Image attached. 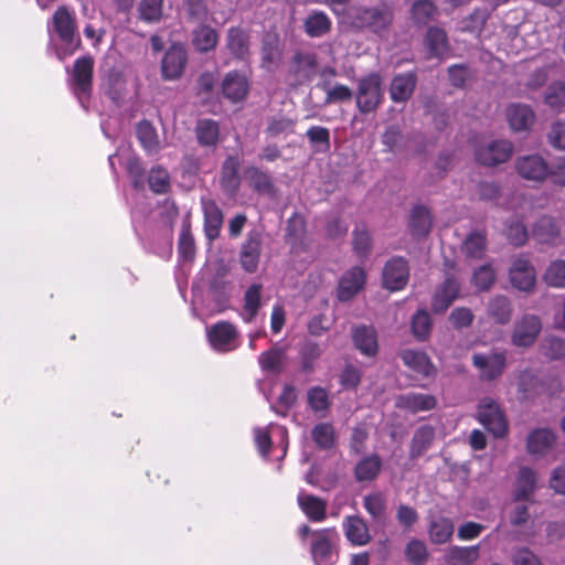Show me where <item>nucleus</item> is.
<instances>
[{"instance_id": "f257e3e1", "label": "nucleus", "mask_w": 565, "mask_h": 565, "mask_svg": "<svg viewBox=\"0 0 565 565\" xmlns=\"http://www.w3.org/2000/svg\"><path fill=\"white\" fill-rule=\"evenodd\" d=\"M51 30L63 44V47L56 50L60 61L73 55L81 47L82 40L77 32L75 13L66 6H60L53 13L51 28H49L50 32Z\"/></svg>"}, {"instance_id": "f03ea898", "label": "nucleus", "mask_w": 565, "mask_h": 565, "mask_svg": "<svg viewBox=\"0 0 565 565\" xmlns=\"http://www.w3.org/2000/svg\"><path fill=\"white\" fill-rule=\"evenodd\" d=\"M350 19L354 28L384 36L393 25L394 10L384 2L374 7L360 6L351 10Z\"/></svg>"}, {"instance_id": "7ed1b4c3", "label": "nucleus", "mask_w": 565, "mask_h": 565, "mask_svg": "<svg viewBox=\"0 0 565 565\" xmlns=\"http://www.w3.org/2000/svg\"><path fill=\"white\" fill-rule=\"evenodd\" d=\"M339 541L335 527L315 530L309 542L315 565H334L339 558Z\"/></svg>"}, {"instance_id": "20e7f679", "label": "nucleus", "mask_w": 565, "mask_h": 565, "mask_svg": "<svg viewBox=\"0 0 565 565\" xmlns=\"http://www.w3.org/2000/svg\"><path fill=\"white\" fill-rule=\"evenodd\" d=\"M383 81L379 73L371 72L358 81L356 108L362 115L374 113L384 103Z\"/></svg>"}, {"instance_id": "39448f33", "label": "nucleus", "mask_w": 565, "mask_h": 565, "mask_svg": "<svg viewBox=\"0 0 565 565\" xmlns=\"http://www.w3.org/2000/svg\"><path fill=\"white\" fill-rule=\"evenodd\" d=\"M94 58L86 54L74 61L70 74L68 85L74 95L82 100L83 97L89 98L93 92Z\"/></svg>"}, {"instance_id": "423d86ee", "label": "nucleus", "mask_w": 565, "mask_h": 565, "mask_svg": "<svg viewBox=\"0 0 565 565\" xmlns=\"http://www.w3.org/2000/svg\"><path fill=\"white\" fill-rule=\"evenodd\" d=\"M318 71V56L310 51H296L289 62L287 78L291 85L298 86L312 81Z\"/></svg>"}, {"instance_id": "0eeeda50", "label": "nucleus", "mask_w": 565, "mask_h": 565, "mask_svg": "<svg viewBox=\"0 0 565 565\" xmlns=\"http://www.w3.org/2000/svg\"><path fill=\"white\" fill-rule=\"evenodd\" d=\"M479 423L494 437L502 438L508 433V422L495 401L483 398L478 406Z\"/></svg>"}, {"instance_id": "6e6552de", "label": "nucleus", "mask_w": 565, "mask_h": 565, "mask_svg": "<svg viewBox=\"0 0 565 565\" xmlns=\"http://www.w3.org/2000/svg\"><path fill=\"white\" fill-rule=\"evenodd\" d=\"M188 62L189 56L184 45L181 43L171 44L161 58L162 79L168 82L180 79L184 75Z\"/></svg>"}, {"instance_id": "1a4fd4ad", "label": "nucleus", "mask_w": 565, "mask_h": 565, "mask_svg": "<svg viewBox=\"0 0 565 565\" xmlns=\"http://www.w3.org/2000/svg\"><path fill=\"white\" fill-rule=\"evenodd\" d=\"M220 86L223 98L233 105L243 104L250 90L248 76L245 72L238 70L227 72Z\"/></svg>"}, {"instance_id": "9d476101", "label": "nucleus", "mask_w": 565, "mask_h": 565, "mask_svg": "<svg viewBox=\"0 0 565 565\" xmlns=\"http://www.w3.org/2000/svg\"><path fill=\"white\" fill-rule=\"evenodd\" d=\"M409 267L402 256H395L386 262L383 273V286L391 291L402 290L408 282Z\"/></svg>"}, {"instance_id": "9b49d317", "label": "nucleus", "mask_w": 565, "mask_h": 565, "mask_svg": "<svg viewBox=\"0 0 565 565\" xmlns=\"http://www.w3.org/2000/svg\"><path fill=\"white\" fill-rule=\"evenodd\" d=\"M207 340L211 347L218 352H228L235 349L238 337L236 327L228 321H218L207 329Z\"/></svg>"}, {"instance_id": "f8f14e48", "label": "nucleus", "mask_w": 565, "mask_h": 565, "mask_svg": "<svg viewBox=\"0 0 565 565\" xmlns=\"http://www.w3.org/2000/svg\"><path fill=\"white\" fill-rule=\"evenodd\" d=\"M515 171L524 180L542 183L546 180L547 161L540 154L522 156L515 161Z\"/></svg>"}, {"instance_id": "ddd939ff", "label": "nucleus", "mask_w": 565, "mask_h": 565, "mask_svg": "<svg viewBox=\"0 0 565 565\" xmlns=\"http://www.w3.org/2000/svg\"><path fill=\"white\" fill-rule=\"evenodd\" d=\"M513 151V145L508 140H494L487 147H481L476 151V160L479 164L494 167L507 162Z\"/></svg>"}, {"instance_id": "4468645a", "label": "nucleus", "mask_w": 565, "mask_h": 565, "mask_svg": "<svg viewBox=\"0 0 565 565\" xmlns=\"http://www.w3.org/2000/svg\"><path fill=\"white\" fill-rule=\"evenodd\" d=\"M512 286L521 291L530 292L536 282L535 269L523 256L515 258L509 271Z\"/></svg>"}, {"instance_id": "2eb2a0df", "label": "nucleus", "mask_w": 565, "mask_h": 565, "mask_svg": "<svg viewBox=\"0 0 565 565\" xmlns=\"http://www.w3.org/2000/svg\"><path fill=\"white\" fill-rule=\"evenodd\" d=\"M472 364L480 371V377L486 381L498 379L507 366V358L502 352L491 354L476 353Z\"/></svg>"}, {"instance_id": "dca6fc26", "label": "nucleus", "mask_w": 565, "mask_h": 565, "mask_svg": "<svg viewBox=\"0 0 565 565\" xmlns=\"http://www.w3.org/2000/svg\"><path fill=\"white\" fill-rule=\"evenodd\" d=\"M542 328L541 320L534 315H525L514 326L512 343L515 347L532 345Z\"/></svg>"}, {"instance_id": "f3484780", "label": "nucleus", "mask_w": 565, "mask_h": 565, "mask_svg": "<svg viewBox=\"0 0 565 565\" xmlns=\"http://www.w3.org/2000/svg\"><path fill=\"white\" fill-rule=\"evenodd\" d=\"M536 472L530 467H521L514 482L512 499L514 502H533L536 490Z\"/></svg>"}, {"instance_id": "a211bd4d", "label": "nucleus", "mask_w": 565, "mask_h": 565, "mask_svg": "<svg viewBox=\"0 0 565 565\" xmlns=\"http://www.w3.org/2000/svg\"><path fill=\"white\" fill-rule=\"evenodd\" d=\"M365 273L361 267L348 270L339 281L337 296L342 302L351 300L364 286Z\"/></svg>"}, {"instance_id": "6ab92c4d", "label": "nucleus", "mask_w": 565, "mask_h": 565, "mask_svg": "<svg viewBox=\"0 0 565 565\" xmlns=\"http://www.w3.org/2000/svg\"><path fill=\"white\" fill-rule=\"evenodd\" d=\"M417 75L413 71L394 75L390 85V97L394 103L407 102L416 87Z\"/></svg>"}, {"instance_id": "aec40b11", "label": "nucleus", "mask_w": 565, "mask_h": 565, "mask_svg": "<svg viewBox=\"0 0 565 565\" xmlns=\"http://www.w3.org/2000/svg\"><path fill=\"white\" fill-rule=\"evenodd\" d=\"M395 406L399 409L416 414L434 409L437 406V399L431 394L409 392L398 395L395 401Z\"/></svg>"}, {"instance_id": "412c9836", "label": "nucleus", "mask_w": 565, "mask_h": 565, "mask_svg": "<svg viewBox=\"0 0 565 565\" xmlns=\"http://www.w3.org/2000/svg\"><path fill=\"white\" fill-rule=\"evenodd\" d=\"M262 249V235L258 232H250L244 242L241 250V264L245 271L257 270Z\"/></svg>"}, {"instance_id": "4be33fe9", "label": "nucleus", "mask_w": 565, "mask_h": 565, "mask_svg": "<svg viewBox=\"0 0 565 565\" xmlns=\"http://www.w3.org/2000/svg\"><path fill=\"white\" fill-rule=\"evenodd\" d=\"M297 503L309 521L322 522L327 519L328 503L324 499L300 491Z\"/></svg>"}, {"instance_id": "5701e85b", "label": "nucleus", "mask_w": 565, "mask_h": 565, "mask_svg": "<svg viewBox=\"0 0 565 565\" xmlns=\"http://www.w3.org/2000/svg\"><path fill=\"white\" fill-rule=\"evenodd\" d=\"M459 291V282L454 277L446 278L434 295L431 310L435 313L445 312L450 307V305L458 298Z\"/></svg>"}, {"instance_id": "b1692460", "label": "nucleus", "mask_w": 565, "mask_h": 565, "mask_svg": "<svg viewBox=\"0 0 565 565\" xmlns=\"http://www.w3.org/2000/svg\"><path fill=\"white\" fill-rule=\"evenodd\" d=\"M354 347L365 356H375L379 351L377 333L371 326H355L352 328Z\"/></svg>"}, {"instance_id": "393cba45", "label": "nucleus", "mask_w": 565, "mask_h": 565, "mask_svg": "<svg viewBox=\"0 0 565 565\" xmlns=\"http://www.w3.org/2000/svg\"><path fill=\"white\" fill-rule=\"evenodd\" d=\"M505 116L513 131L530 130L535 119L532 108L523 104H511L505 110Z\"/></svg>"}, {"instance_id": "a878e982", "label": "nucleus", "mask_w": 565, "mask_h": 565, "mask_svg": "<svg viewBox=\"0 0 565 565\" xmlns=\"http://www.w3.org/2000/svg\"><path fill=\"white\" fill-rule=\"evenodd\" d=\"M343 531L347 540L355 546L366 545L371 535L365 521L356 515H349L343 520Z\"/></svg>"}, {"instance_id": "bb28decb", "label": "nucleus", "mask_w": 565, "mask_h": 565, "mask_svg": "<svg viewBox=\"0 0 565 565\" xmlns=\"http://www.w3.org/2000/svg\"><path fill=\"white\" fill-rule=\"evenodd\" d=\"M244 174L249 188L253 191L264 195L275 194V184L267 171H264L258 167L250 166L245 169Z\"/></svg>"}, {"instance_id": "cd10ccee", "label": "nucleus", "mask_w": 565, "mask_h": 565, "mask_svg": "<svg viewBox=\"0 0 565 565\" xmlns=\"http://www.w3.org/2000/svg\"><path fill=\"white\" fill-rule=\"evenodd\" d=\"M401 358L406 366L424 377H433L436 374V369L425 352L405 350Z\"/></svg>"}, {"instance_id": "c85d7f7f", "label": "nucleus", "mask_w": 565, "mask_h": 565, "mask_svg": "<svg viewBox=\"0 0 565 565\" xmlns=\"http://www.w3.org/2000/svg\"><path fill=\"white\" fill-rule=\"evenodd\" d=\"M226 49L237 60L245 61L249 56V34L238 26L227 31Z\"/></svg>"}, {"instance_id": "c756f323", "label": "nucleus", "mask_w": 565, "mask_h": 565, "mask_svg": "<svg viewBox=\"0 0 565 565\" xmlns=\"http://www.w3.org/2000/svg\"><path fill=\"white\" fill-rule=\"evenodd\" d=\"M239 160L236 156H227L221 169L220 183L224 192L235 194L241 184L239 175Z\"/></svg>"}, {"instance_id": "7c9ffc66", "label": "nucleus", "mask_w": 565, "mask_h": 565, "mask_svg": "<svg viewBox=\"0 0 565 565\" xmlns=\"http://www.w3.org/2000/svg\"><path fill=\"white\" fill-rule=\"evenodd\" d=\"M204 231L210 241L218 237L223 225V212L215 201L203 202Z\"/></svg>"}, {"instance_id": "2f4dec72", "label": "nucleus", "mask_w": 565, "mask_h": 565, "mask_svg": "<svg viewBox=\"0 0 565 565\" xmlns=\"http://www.w3.org/2000/svg\"><path fill=\"white\" fill-rule=\"evenodd\" d=\"M479 556V544L472 546L452 545L446 550L444 562L446 565H472Z\"/></svg>"}, {"instance_id": "473e14b6", "label": "nucleus", "mask_w": 565, "mask_h": 565, "mask_svg": "<svg viewBox=\"0 0 565 565\" xmlns=\"http://www.w3.org/2000/svg\"><path fill=\"white\" fill-rule=\"evenodd\" d=\"M555 434L547 428L532 430L526 439V449L531 455H545L555 444Z\"/></svg>"}, {"instance_id": "72a5a7b5", "label": "nucleus", "mask_w": 565, "mask_h": 565, "mask_svg": "<svg viewBox=\"0 0 565 565\" xmlns=\"http://www.w3.org/2000/svg\"><path fill=\"white\" fill-rule=\"evenodd\" d=\"M195 136L202 147L215 148L220 142V125L216 120L204 118L195 125Z\"/></svg>"}, {"instance_id": "f704fd0d", "label": "nucleus", "mask_w": 565, "mask_h": 565, "mask_svg": "<svg viewBox=\"0 0 565 565\" xmlns=\"http://www.w3.org/2000/svg\"><path fill=\"white\" fill-rule=\"evenodd\" d=\"M487 313L495 323L507 324L512 317L511 301L505 296H494L488 302Z\"/></svg>"}, {"instance_id": "c9c22d12", "label": "nucleus", "mask_w": 565, "mask_h": 565, "mask_svg": "<svg viewBox=\"0 0 565 565\" xmlns=\"http://www.w3.org/2000/svg\"><path fill=\"white\" fill-rule=\"evenodd\" d=\"M454 522L446 516L433 519L428 525V535L433 544L441 545L450 541L454 534Z\"/></svg>"}, {"instance_id": "e433bc0d", "label": "nucleus", "mask_w": 565, "mask_h": 565, "mask_svg": "<svg viewBox=\"0 0 565 565\" xmlns=\"http://www.w3.org/2000/svg\"><path fill=\"white\" fill-rule=\"evenodd\" d=\"M431 215L424 205H415L409 216V230L413 236L422 237L428 235L431 230Z\"/></svg>"}, {"instance_id": "4c0bfd02", "label": "nucleus", "mask_w": 565, "mask_h": 565, "mask_svg": "<svg viewBox=\"0 0 565 565\" xmlns=\"http://www.w3.org/2000/svg\"><path fill=\"white\" fill-rule=\"evenodd\" d=\"M286 361L285 349L277 345L264 351L258 356V363L264 372L279 374Z\"/></svg>"}, {"instance_id": "58836bf2", "label": "nucleus", "mask_w": 565, "mask_h": 565, "mask_svg": "<svg viewBox=\"0 0 565 565\" xmlns=\"http://www.w3.org/2000/svg\"><path fill=\"white\" fill-rule=\"evenodd\" d=\"M559 225L548 215L541 216L533 225V236L540 243H553L559 235Z\"/></svg>"}, {"instance_id": "ea45409f", "label": "nucleus", "mask_w": 565, "mask_h": 565, "mask_svg": "<svg viewBox=\"0 0 565 565\" xmlns=\"http://www.w3.org/2000/svg\"><path fill=\"white\" fill-rule=\"evenodd\" d=\"M435 438V429L430 425L418 427L411 441L409 456L412 459L420 457L428 450Z\"/></svg>"}, {"instance_id": "a19ab883", "label": "nucleus", "mask_w": 565, "mask_h": 565, "mask_svg": "<svg viewBox=\"0 0 565 565\" xmlns=\"http://www.w3.org/2000/svg\"><path fill=\"white\" fill-rule=\"evenodd\" d=\"M217 42V32L210 25L202 24L193 31L192 44L200 53L213 51Z\"/></svg>"}, {"instance_id": "79ce46f5", "label": "nucleus", "mask_w": 565, "mask_h": 565, "mask_svg": "<svg viewBox=\"0 0 565 565\" xmlns=\"http://www.w3.org/2000/svg\"><path fill=\"white\" fill-rule=\"evenodd\" d=\"M331 20L322 11H313L303 22V29L310 38H321L330 32Z\"/></svg>"}, {"instance_id": "37998d69", "label": "nucleus", "mask_w": 565, "mask_h": 565, "mask_svg": "<svg viewBox=\"0 0 565 565\" xmlns=\"http://www.w3.org/2000/svg\"><path fill=\"white\" fill-rule=\"evenodd\" d=\"M424 42L430 57H441L447 52V34L440 28H429Z\"/></svg>"}, {"instance_id": "c03bdc74", "label": "nucleus", "mask_w": 565, "mask_h": 565, "mask_svg": "<svg viewBox=\"0 0 565 565\" xmlns=\"http://www.w3.org/2000/svg\"><path fill=\"white\" fill-rule=\"evenodd\" d=\"M382 462L377 455H371L361 459L354 468V477L358 481L374 480L381 471Z\"/></svg>"}, {"instance_id": "a18cd8bd", "label": "nucleus", "mask_w": 565, "mask_h": 565, "mask_svg": "<svg viewBox=\"0 0 565 565\" xmlns=\"http://www.w3.org/2000/svg\"><path fill=\"white\" fill-rule=\"evenodd\" d=\"M312 440L318 449L330 450L335 446V430L330 423H319L311 429Z\"/></svg>"}, {"instance_id": "49530a36", "label": "nucleus", "mask_w": 565, "mask_h": 565, "mask_svg": "<svg viewBox=\"0 0 565 565\" xmlns=\"http://www.w3.org/2000/svg\"><path fill=\"white\" fill-rule=\"evenodd\" d=\"M487 249V236L482 232L470 233L462 244V250L468 258L481 259Z\"/></svg>"}, {"instance_id": "de8ad7c7", "label": "nucleus", "mask_w": 565, "mask_h": 565, "mask_svg": "<svg viewBox=\"0 0 565 565\" xmlns=\"http://www.w3.org/2000/svg\"><path fill=\"white\" fill-rule=\"evenodd\" d=\"M363 507L375 522L381 523L385 521L386 499L383 493L374 492L366 494L363 498Z\"/></svg>"}, {"instance_id": "09e8293b", "label": "nucleus", "mask_w": 565, "mask_h": 565, "mask_svg": "<svg viewBox=\"0 0 565 565\" xmlns=\"http://www.w3.org/2000/svg\"><path fill=\"white\" fill-rule=\"evenodd\" d=\"M353 250L359 258H367L372 249V238L364 224H359L352 233Z\"/></svg>"}, {"instance_id": "8fccbe9b", "label": "nucleus", "mask_w": 565, "mask_h": 565, "mask_svg": "<svg viewBox=\"0 0 565 565\" xmlns=\"http://www.w3.org/2000/svg\"><path fill=\"white\" fill-rule=\"evenodd\" d=\"M437 13V7L431 0H416L411 9L412 20L417 25H426Z\"/></svg>"}, {"instance_id": "3c124183", "label": "nucleus", "mask_w": 565, "mask_h": 565, "mask_svg": "<svg viewBox=\"0 0 565 565\" xmlns=\"http://www.w3.org/2000/svg\"><path fill=\"white\" fill-rule=\"evenodd\" d=\"M137 139L146 151H154L159 147L156 128L149 120H141L136 127Z\"/></svg>"}, {"instance_id": "603ef678", "label": "nucleus", "mask_w": 565, "mask_h": 565, "mask_svg": "<svg viewBox=\"0 0 565 565\" xmlns=\"http://www.w3.org/2000/svg\"><path fill=\"white\" fill-rule=\"evenodd\" d=\"M260 295H262V285L253 284L247 288L244 295V310L246 316L244 317L245 322H252L260 307Z\"/></svg>"}, {"instance_id": "864d4df0", "label": "nucleus", "mask_w": 565, "mask_h": 565, "mask_svg": "<svg viewBox=\"0 0 565 565\" xmlns=\"http://www.w3.org/2000/svg\"><path fill=\"white\" fill-rule=\"evenodd\" d=\"M322 351L320 345L312 341L305 342L300 350V367L305 373H311L315 370V364L320 358Z\"/></svg>"}, {"instance_id": "5fc2aeb1", "label": "nucleus", "mask_w": 565, "mask_h": 565, "mask_svg": "<svg viewBox=\"0 0 565 565\" xmlns=\"http://www.w3.org/2000/svg\"><path fill=\"white\" fill-rule=\"evenodd\" d=\"M138 12L140 20L147 23L159 22L163 13V0H141Z\"/></svg>"}, {"instance_id": "6e6d98bb", "label": "nucleus", "mask_w": 565, "mask_h": 565, "mask_svg": "<svg viewBox=\"0 0 565 565\" xmlns=\"http://www.w3.org/2000/svg\"><path fill=\"white\" fill-rule=\"evenodd\" d=\"M411 327L414 337L419 341H425L431 331V319L429 313L425 309L416 311L412 318Z\"/></svg>"}, {"instance_id": "4d7b16f0", "label": "nucleus", "mask_w": 565, "mask_h": 565, "mask_svg": "<svg viewBox=\"0 0 565 565\" xmlns=\"http://www.w3.org/2000/svg\"><path fill=\"white\" fill-rule=\"evenodd\" d=\"M150 190L156 194H166L170 189V177L162 167H154L148 175Z\"/></svg>"}, {"instance_id": "13d9d810", "label": "nucleus", "mask_w": 565, "mask_h": 565, "mask_svg": "<svg viewBox=\"0 0 565 565\" xmlns=\"http://www.w3.org/2000/svg\"><path fill=\"white\" fill-rule=\"evenodd\" d=\"M308 406L315 413H324L330 407L329 395L326 388L313 386L307 392Z\"/></svg>"}, {"instance_id": "bf43d9fd", "label": "nucleus", "mask_w": 565, "mask_h": 565, "mask_svg": "<svg viewBox=\"0 0 565 565\" xmlns=\"http://www.w3.org/2000/svg\"><path fill=\"white\" fill-rule=\"evenodd\" d=\"M321 88L326 92L324 104H335L342 102H350L353 97L352 89L344 84H337L329 87V84L324 82Z\"/></svg>"}, {"instance_id": "052dcab7", "label": "nucleus", "mask_w": 565, "mask_h": 565, "mask_svg": "<svg viewBox=\"0 0 565 565\" xmlns=\"http://www.w3.org/2000/svg\"><path fill=\"white\" fill-rule=\"evenodd\" d=\"M544 281L552 287L565 288V260H554L546 268Z\"/></svg>"}, {"instance_id": "680f3d73", "label": "nucleus", "mask_w": 565, "mask_h": 565, "mask_svg": "<svg viewBox=\"0 0 565 565\" xmlns=\"http://www.w3.org/2000/svg\"><path fill=\"white\" fill-rule=\"evenodd\" d=\"M306 233V221L300 215L295 213L287 221L286 226V238L291 245H295L302 241Z\"/></svg>"}, {"instance_id": "e2e57ef3", "label": "nucleus", "mask_w": 565, "mask_h": 565, "mask_svg": "<svg viewBox=\"0 0 565 565\" xmlns=\"http://www.w3.org/2000/svg\"><path fill=\"white\" fill-rule=\"evenodd\" d=\"M405 557L412 565H423L428 558L426 544L417 539L411 540L405 547Z\"/></svg>"}, {"instance_id": "0e129e2a", "label": "nucleus", "mask_w": 565, "mask_h": 565, "mask_svg": "<svg viewBox=\"0 0 565 565\" xmlns=\"http://www.w3.org/2000/svg\"><path fill=\"white\" fill-rule=\"evenodd\" d=\"M505 236L508 241L514 246L524 245L529 238L525 224L516 218H512L508 222L505 227Z\"/></svg>"}, {"instance_id": "69168bd1", "label": "nucleus", "mask_w": 565, "mask_h": 565, "mask_svg": "<svg viewBox=\"0 0 565 565\" xmlns=\"http://www.w3.org/2000/svg\"><path fill=\"white\" fill-rule=\"evenodd\" d=\"M495 281V273L490 265H482L475 270L472 276V284L480 291H486Z\"/></svg>"}, {"instance_id": "338daca9", "label": "nucleus", "mask_w": 565, "mask_h": 565, "mask_svg": "<svg viewBox=\"0 0 565 565\" xmlns=\"http://www.w3.org/2000/svg\"><path fill=\"white\" fill-rule=\"evenodd\" d=\"M179 255L184 260H193L195 256V244L189 226H183L178 242Z\"/></svg>"}, {"instance_id": "774afa93", "label": "nucleus", "mask_w": 565, "mask_h": 565, "mask_svg": "<svg viewBox=\"0 0 565 565\" xmlns=\"http://www.w3.org/2000/svg\"><path fill=\"white\" fill-rule=\"evenodd\" d=\"M545 103L552 108L565 106V82H555L547 87Z\"/></svg>"}]
</instances>
